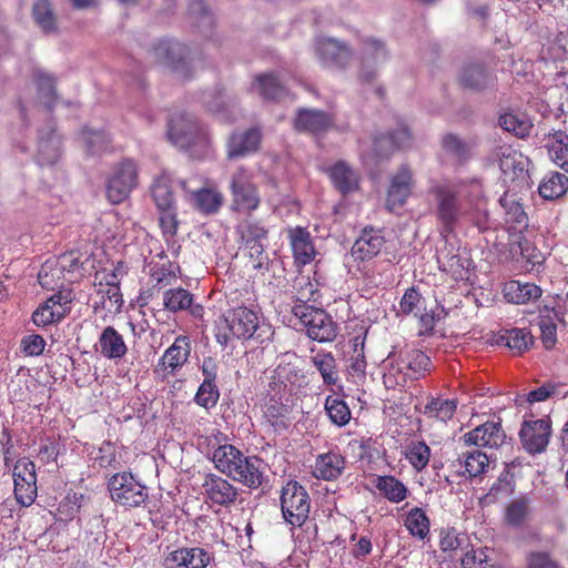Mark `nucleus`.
Segmentation results:
<instances>
[{
    "mask_svg": "<svg viewBox=\"0 0 568 568\" xmlns=\"http://www.w3.org/2000/svg\"><path fill=\"white\" fill-rule=\"evenodd\" d=\"M333 124L334 119L329 113L316 109L300 108L294 119V129L310 134L325 132Z\"/></svg>",
    "mask_w": 568,
    "mask_h": 568,
    "instance_id": "obj_21",
    "label": "nucleus"
},
{
    "mask_svg": "<svg viewBox=\"0 0 568 568\" xmlns=\"http://www.w3.org/2000/svg\"><path fill=\"white\" fill-rule=\"evenodd\" d=\"M61 136L53 126L40 131L38 139L37 162L41 166L54 165L61 158Z\"/></svg>",
    "mask_w": 568,
    "mask_h": 568,
    "instance_id": "obj_24",
    "label": "nucleus"
},
{
    "mask_svg": "<svg viewBox=\"0 0 568 568\" xmlns=\"http://www.w3.org/2000/svg\"><path fill=\"white\" fill-rule=\"evenodd\" d=\"M313 366L320 372L323 383L333 386L338 381L337 364L334 355L329 352H318L311 357Z\"/></svg>",
    "mask_w": 568,
    "mask_h": 568,
    "instance_id": "obj_45",
    "label": "nucleus"
},
{
    "mask_svg": "<svg viewBox=\"0 0 568 568\" xmlns=\"http://www.w3.org/2000/svg\"><path fill=\"white\" fill-rule=\"evenodd\" d=\"M233 206L237 211L251 213L260 205V196L256 186L232 191Z\"/></svg>",
    "mask_w": 568,
    "mask_h": 568,
    "instance_id": "obj_54",
    "label": "nucleus"
},
{
    "mask_svg": "<svg viewBox=\"0 0 568 568\" xmlns=\"http://www.w3.org/2000/svg\"><path fill=\"white\" fill-rule=\"evenodd\" d=\"M387 142V149H381L382 154H390L395 149L406 148L412 142V134L407 125L399 124L397 130L387 134H379L376 139V145Z\"/></svg>",
    "mask_w": 568,
    "mask_h": 568,
    "instance_id": "obj_49",
    "label": "nucleus"
},
{
    "mask_svg": "<svg viewBox=\"0 0 568 568\" xmlns=\"http://www.w3.org/2000/svg\"><path fill=\"white\" fill-rule=\"evenodd\" d=\"M138 165L133 160L120 162L106 184V197L113 203L123 202L138 185Z\"/></svg>",
    "mask_w": 568,
    "mask_h": 568,
    "instance_id": "obj_7",
    "label": "nucleus"
},
{
    "mask_svg": "<svg viewBox=\"0 0 568 568\" xmlns=\"http://www.w3.org/2000/svg\"><path fill=\"white\" fill-rule=\"evenodd\" d=\"M499 161L501 181L510 191H523L530 187V160L510 145L499 146L495 151Z\"/></svg>",
    "mask_w": 568,
    "mask_h": 568,
    "instance_id": "obj_3",
    "label": "nucleus"
},
{
    "mask_svg": "<svg viewBox=\"0 0 568 568\" xmlns=\"http://www.w3.org/2000/svg\"><path fill=\"white\" fill-rule=\"evenodd\" d=\"M568 190V178L560 172L548 173L539 184L538 191L541 197L555 200L564 195Z\"/></svg>",
    "mask_w": 568,
    "mask_h": 568,
    "instance_id": "obj_46",
    "label": "nucleus"
},
{
    "mask_svg": "<svg viewBox=\"0 0 568 568\" xmlns=\"http://www.w3.org/2000/svg\"><path fill=\"white\" fill-rule=\"evenodd\" d=\"M172 174L165 170L153 180L151 185V196L156 210L176 206L172 190Z\"/></svg>",
    "mask_w": 568,
    "mask_h": 568,
    "instance_id": "obj_33",
    "label": "nucleus"
},
{
    "mask_svg": "<svg viewBox=\"0 0 568 568\" xmlns=\"http://www.w3.org/2000/svg\"><path fill=\"white\" fill-rule=\"evenodd\" d=\"M213 556L201 547H183L171 551L163 561L164 568H206Z\"/></svg>",
    "mask_w": 568,
    "mask_h": 568,
    "instance_id": "obj_14",
    "label": "nucleus"
},
{
    "mask_svg": "<svg viewBox=\"0 0 568 568\" xmlns=\"http://www.w3.org/2000/svg\"><path fill=\"white\" fill-rule=\"evenodd\" d=\"M149 53L155 62L165 65L179 78L183 80L192 78L196 52L185 43L160 39L151 45Z\"/></svg>",
    "mask_w": 568,
    "mask_h": 568,
    "instance_id": "obj_1",
    "label": "nucleus"
},
{
    "mask_svg": "<svg viewBox=\"0 0 568 568\" xmlns=\"http://www.w3.org/2000/svg\"><path fill=\"white\" fill-rule=\"evenodd\" d=\"M405 457L416 471H422L429 463L430 448L422 440H413L406 447Z\"/></svg>",
    "mask_w": 568,
    "mask_h": 568,
    "instance_id": "obj_52",
    "label": "nucleus"
},
{
    "mask_svg": "<svg viewBox=\"0 0 568 568\" xmlns=\"http://www.w3.org/2000/svg\"><path fill=\"white\" fill-rule=\"evenodd\" d=\"M236 232L244 244L267 241L268 230L262 221L254 219L251 214L239 223Z\"/></svg>",
    "mask_w": 568,
    "mask_h": 568,
    "instance_id": "obj_41",
    "label": "nucleus"
},
{
    "mask_svg": "<svg viewBox=\"0 0 568 568\" xmlns=\"http://www.w3.org/2000/svg\"><path fill=\"white\" fill-rule=\"evenodd\" d=\"M14 496L22 506H30L37 496L36 465L31 460L19 459L13 467Z\"/></svg>",
    "mask_w": 568,
    "mask_h": 568,
    "instance_id": "obj_11",
    "label": "nucleus"
},
{
    "mask_svg": "<svg viewBox=\"0 0 568 568\" xmlns=\"http://www.w3.org/2000/svg\"><path fill=\"white\" fill-rule=\"evenodd\" d=\"M315 50L318 59L329 68H344L352 57L349 48L333 38L317 39Z\"/></svg>",
    "mask_w": 568,
    "mask_h": 568,
    "instance_id": "obj_20",
    "label": "nucleus"
},
{
    "mask_svg": "<svg viewBox=\"0 0 568 568\" xmlns=\"http://www.w3.org/2000/svg\"><path fill=\"white\" fill-rule=\"evenodd\" d=\"M345 458L337 452H328L317 456L314 476L323 480L337 479L345 469Z\"/></svg>",
    "mask_w": 568,
    "mask_h": 568,
    "instance_id": "obj_30",
    "label": "nucleus"
},
{
    "mask_svg": "<svg viewBox=\"0 0 568 568\" xmlns=\"http://www.w3.org/2000/svg\"><path fill=\"white\" fill-rule=\"evenodd\" d=\"M437 217L440 221L445 232L454 231L462 212L457 194L450 189L440 187L437 190Z\"/></svg>",
    "mask_w": 568,
    "mask_h": 568,
    "instance_id": "obj_19",
    "label": "nucleus"
},
{
    "mask_svg": "<svg viewBox=\"0 0 568 568\" xmlns=\"http://www.w3.org/2000/svg\"><path fill=\"white\" fill-rule=\"evenodd\" d=\"M459 82L464 88L483 91L494 85L495 77L483 64H466L459 74Z\"/></svg>",
    "mask_w": 568,
    "mask_h": 568,
    "instance_id": "obj_29",
    "label": "nucleus"
},
{
    "mask_svg": "<svg viewBox=\"0 0 568 568\" xmlns=\"http://www.w3.org/2000/svg\"><path fill=\"white\" fill-rule=\"evenodd\" d=\"M240 464V468L236 469V476L231 477L234 481L241 483L250 489H257L267 480L265 475L266 464L262 458L255 455H245Z\"/></svg>",
    "mask_w": 568,
    "mask_h": 568,
    "instance_id": "obj_22",
    "label": "nucleus"
},
{
    "mask_svg": "<svg viewBox=\"0 0 568 568\" xmlns=\"http://www.w3.org/2000/svg\"><path fill=\"white\" fill-rule=\"evenodd\" d=\"M430 358L419 349L402 352L397 359V372L409 379H418L430 369Z\"/></svg>",
    "mask_w": 568,
    "mask_h": 568,
    "instance_id": "obj_27",
    "label": "nucleus"
},
{
    "mask_svg": "<svg viewBox=\"0 0 568 568\" xmlns=\"http://www.w3.org/2000/svg\"><path fill=\"white\" fill-rule=\"evenodd\" d=\"M261 141L262 132L257 126L233 132L227 140V159L237 160L255 153L260 149Z\"/></svg>",
    "mask_w": 568,
    "mask_h": 568,
    "instance_id": "obj_15",
    "label": "nucleus"
},
{
    "mask_svg": "<svg viewBox=\"0 0 568 568\" xmlns=\"http://www.w3.org/2000/svg\"><path fill=\"white\" fill-rule=\"evenodd\" d=\"M499 125L503 130L513 133L518 138L529 135L532 128L530 121L524 115L515 113H505L499 116Z\"/></svg>",
    "mask_w": 568,
    "mask_h": 568,
    "instance_id": "obj_55",
    "label": "nucleus"
},
{
    "mask_svg": "<svg viewBox=\"0 0 568 568\" xmlns=\"http://www.w3.org/2000/svg\"><path fill=\"white\" fill-rule=\"evenodd\" d=\"M442 148L447 156L458 164H464L473 155L474 143L457 134L447 133L442 138Z\"/></svg>",
    "mask_w": 568,
    "mask_h": 568,
    "instance_id": "obj_37",
    "label": "nucleus"
},
{
    "mask_svg": "<svg viewBox=\"0 0 568 568\" xmlns=\"http://www.w3.org/2000/svg\"><path fill=\"white\" fill-rule=\"evenodd\" d=\"M384 245L385 237L382 230L365 227L354 242L351 256L358 262L369 261L379 254Z\"/></svg>",
    "mask_w": 568,
    "mask_h": 568,
    "instance_id": "obj_18",
    "label": "nucleus"
},
{
    "mask_svg": "<svg viewBox=\"0 0 568 568\" xmlns=\"http://www.w3.org/2000/svg\"><path fill=\"white\" fill-rule=\"evenodd\" d=\"M290 236L295 258L302 264L310 263L315 255V248L310 233L304 229L296 227L291 231Z\"/></svg>",
    "mask_w": 568,
    "mask_h": 568,
    "instance_id": "obj_42",
    "label": "nucleus"
},
{
    "mask_svg": "<svg viewBox=\"0 0 568 568\" xmlns=\"http://www.w3.org/2000/svg\"><path fill=\"white\" fill-rule=\"evenodd\" d=\"M529 516L530 500L526 496L514 499L505 509V521L514 528L523 527L529 519Z\"/></svg>",
    "mask_w": 568,
    "mask_h": 568,
    "instance_id": "obj_47",
    "label": "nucleus"
},
{
    "mask_svg": "<svg viewBox=\"0 0 568 568\" xmlns=\"http://www.w3.org/2000/svg\"><path fill=\"white\" fill-rule=\"evenodd\" d=\"M108 490L112 501L126 509L140 507L149 499L146 486L129 471L112 475L108 480Z\"/></svg>",
    "mask_w": 568,
    "mask_h": 568,
    "instance_id": "obj_4",
    "label": "nucleus"
},
{
    "mask_svg": "<svg viewBox=\"0 0 568 568\" xmlns=\"http://www.w3.org/2000/svg\"><path fill=\"white\" fill-rule=\"evenodd\" d=\"M538 325L545 348H554L557 343V326L554 320L550 316H540Z\"/></svg>",
    "mask_w": 568,
    "mask_h": 568,
    "instance_id": "obj_63",
    "label": "nucleus"
},
{
    "mask_svg": "<svg viewBox=\"0 0 568 568\" xmlns=\"http://www.w3.org/2000/svg\"><path fill=\"white\" fill-rule=\"evenodd\" d=\"M163 306L171 313L189 312L193 317L203 315V307L194 304L193 294L183 287L166 290L163 293Z\"/></svg>",
    "mask_w": 568,
    "mask_h": 568,
    "instance_id": "obj_25",
    "label": "nucleus"
},
{
    "mask_svg": "<svg viewBox=\"0 0 568 568\" xmlns=\"http://www.w3.org/2000/svg\"><path fill=\"white\" fill-rule=\"evenodd\" d=\"M331 179L339 192L346 194L355 191L358 186L356 172L345 162H337L331 169Z\"/></svg>",
    "mask_w": 568,
    "mask_h": 568,
    "instance_id": "obj_44",
    "label": "nucleus"
},
{
    "mask_svg": "<svg viewBox=\"0 0 568 568\" xmlns=\"http://www.w3.org/2000/svg\"><path fill=\"white\" fill-rule=\"evenodd\" d=\"M189 16L196 28L205 36L213 30L214 20L203 0H192L189 4Z\"/></svg>",
    "mask_w": 568,
    "mask_h": 568,
    "instance_id": "obj_50",
    "label": "nucleus"
},
{
    "mask_svg": "<svg viewBox=\"0 0 568 568\" xmlns=\"http://www.w3.org/2000/svg\"><path fill=\"white\" fill-rule=\"evenodd\" d=\"M280 504L283 518L287 524L301 527L307 520L311 497L298 481L290 480L282 487Z\"/></svg>",
    "mask_w": 568,
    "mask_h": 568,
    "instance_id": "obj_6",
    "label": "nucleus"
},
{
    "mask_svg": "<svg viewBox=\"0 0 568 568\" xmlns=\"http://www.w3.org/2000/svg\"><path fill=\"white\" fill-rule=\"evenodd\" d=\"M244 457L245 455L234 445L224 444L213 450L212 460L217 470L231 478L236 476V469Z\"/></svg>",
    "mask_w": 568,
    "mask_h": 568,
    "instance_id": "obj_28",
    "label": "nucleus"
},
{
    "mask_svg": "<svg viewBox=\"0 0 568 568\" xmlns=\"http://www.w3.org/2000/svg\"><path fill=\"white\" fill-rule=\"evenodd\" d=\"M450 466L458 475L474 478L486 473L489 466V459L485 453L478 448H474L462 452L458 457L452 462Z\"/></svg>",
    "mask_w": 568,
    "mask_h": 568,
    "instance_id": "obj_23",
    "label": "nucleus"
},
{
    "mask_svg": "<svg viewBox=\"0 0 568 568\" xmlns=\"http://www.w3.org/2000/svg\"><path fill=\"white\" fill-rule=\"evenodd\" d=\"M65 316V310H53L49 304H41L32 314V322L37 326H47L61 321Z\"/></svg>",
    "mask_w": 568,
    "mask_h": 568,
    "instance_id": "obj_61",
    "label": "nucleus"
},
{
    "mask_svg": "<svg viewBox=\"0 0 568 568\" xmlns=\"http://www.w3.org/2000/svg\"><path fill=\"white\" fill-rule=\"evenodd\" d=\"M565 385L560 383H546L538 388L530 390L526 395L529 403L544 402L551 397H566L568 390H565Z\"/></svg>",
    "mask_w": 568,
    "mask_h": 568,
    "instance_id": "obj_58",
    "label": "nucleus"
},
{
    "mask_svg": "<svg viewBox=\"0 0 568 568\" xmlns=\"http://www.w3.org/2000/svg\"><path fill=\"white\" fill-rule=\"evenodd\" d=\"M436 258L439 270L443 272L456 274L464 268L460 257L453 252V248H447V246L437 251Z\"/></svg>",
    "mask_w": 568,
    "mask_h": 568,
    "instance_id": "obj_60",
    "label": "nucleus"
},
{
    "mask_svg": "<svg viewBox=\"0 0 568 568\" xmlns=\"http://www.w3.org/2000/svg\"><path fill=\"white\" fill-rule=\"evenodd\" d=\"M220 399V389L216 383L202 382L194 396V402L205 408H213Z\"/></svg>",
    "mask_w": 568,
    "mask_h": 568,
    "instance_id": "obj_59",
    "label": "nucleus"
},
{
    "mask_svg": "<svg viewBox=\"0 0 568 568\" xmlns=\"http://www.w3.org/2000/svg\"><path fill=\"white\" fill-rule=\"evenodd\" d=\"M414 186L413 173L407 165H402L392 178L387 192L386 207L393 212L402 207L410 196Z\"/></svg>",
    "mask_w": 568,
    "mask_h": 568,
    "instance_id": "obj_17",
    "label": "nucleus"
},
{
    "mask_svg": "<svg viewBox=\"0 0 568 568\" xmlns=\"http://www.w3.org/2000/svg\"><path fill=\"white\" fill-rule=\"evenodd\" d=\"M168 134L170 140L181 149H199L202 154L209 150L210 134L193 114L182 113L173 116L169 123Z\"/></svg>",
    "mask_w": 568,
    "mask_h": 568,
    "instance_id": "obj_2",
    "label": "nucleus"
},
{
    "mask_svg": "<svg viewBox=\"0 0 568 568\" xmlns=\"http://www.w3.org/2000/svg\"><path fill=\"white\" fill-rule=\"evenodd\" d=\"M374 486L390 503H400L408 495V488L394 476H377Z\"/></svg>",
    "mask_w": 568,
    "mask_h": 568,
    "instance_id": "obj_43",
    "label": "nucleus"
},
{
    "mask_svg": "<svg viewBox=\"0 0 568 568\" xmlns=\"http://www.w3.org/2000/svg\"><path fill=\"white\" fill-rule=\"evenodd\" d=\"M365 63H379L388 58L387 50L381 41L376 39H367L363 49Z\"/></svg>",
    "mask_w": 568,
    "mask_h": 568,
    "instance_id": "obj_62",
    "label": "nucleus"
},
{
    "mask_svg": "<svg viewBox=\"0 0 568 568\" xmlns=\"http://www.w3.org/2000/svg\"><path fill=\"white\" fill-rule=\"evenodd\" d=\"M551 435V422L548 417L525 420L519 432L520 443L524 449L531 454H540L546 450Z\"/></svg>",
    "mask_w": 568,
    "mask_h": 568,
    "instance_id": "obj_10",
    "label": "nucleus"
},
{
    "mask_svg": "<svg viewBox=\"0 0 568 568\" xmlns=\"http://www.w3.org/2000/svg\"><path fill=\"white\" fill-rule=\"evenodd\" d=\"M202 487L204 496L219 506L229 507L239 497V489L227 479L215 474H207Z\"/></svg>",
    "mask_w": 568,
    "mask_h": 568,
    "instance_id": "obj_16",
    "label": "nucleus"
},
{
    "mask_svg": "<svg viewBox=\"0 0 568 568\" xmlns=\"http://www.w3.org/2000/svg\"><path fill=\"white\" fill-rule=\"evenodd\" d=\"M404 524L408 531L419 539L426 538L429 532V519L426 513L419 507H415L408 511Z\"/></svg>",
    "mask_w": 568,
    "mask_h": 568,
    "instance_id": "obj_53",
    "label": "nucleus"
},
{
    "mask_svg": "<svg viewBox=\"0 0 568 568\" xmlns=\"http://www.w3.org/2000/svg\"><path fill=\"white\" fill-rule=\"evenodd\" d=\"M496 342L516 354H523L532 345L534 337L526 328H510L500 333Z\"/></svg>",
    "mask_w": 568,
    "mask_h": 568,
    "instance_id": "obj_38",
    "label": "nucleus"
},
{
    "mask_svg": "<svg viewBox=\"0 0 568 568\" xmlns=\"http://www.w3.org/2000/svg\"><path fill=\"white\" fill-rule=\"evenodd\" d=\"M282 383H271L268 398L264 405V417L275 430H285L290 427L292 407L288 396L282 392Z\"/></svg>",
    "mask_w": 568,
    "mask_h": 568,
    "instance_id": "obj_8",
    "label": "nucleus"
},
{
    "mask_svg": "<svg viewBox=\"0 0 568 568\" xmlns=\"http://www.w3.org/2000/svg\"><path fill=\"white\" fill-rule=\"evenodd\" d=\"M191 347L190 341L186 336H178L174 343L164 352L160 366L163 369L170 368L171 373H173L176 368L182 367L189 356H190Z\"/></svg>",
    "mask_w": 568,
    "mask_h": 568,
    "instance_id": "obj_36",
    "label": "nucleus"
},
{
    "mask_svg": "<svg viewBox=\"0 0 568 568\" xmlns=\"http://www.w3.org/2000/svg\"><path fill=\"white\" fill-rule=\"evenodd\" d=\"M255 90L264 100H280L286 95V88L273 73H262L255 77Z\"/></svg>",
    "mask_w": 568,
    "mask_h": 568,
    "instance_id": "obj_40",
    "label": "nucleus"
},
{
    "mask_svg": "<svg viewBox=\"0 0 568 568\" xmlns=\"http://www.w3.org/2000/svg\"><path fill=\"white\" fill-rule=\"evenodd\" d=\"M32 80L37 87V95L40 104L51 110L58 99L55 90V78L42 69H34Z\"/></svg>",
    "mask_w": 568,
    "mask_h": 568,
    "instance_id": "obj_35",
    "label": "nucleus"
},
{
    "mask_svg": "<svg viewBox=\"0 0 568 568\" xmlns=\"http://www.w3.org/2000/svg\"><path fill=\"white\" fill-rule=\"evenodd\" d=\"M292 313L305 327L310 338L323 343L337 336V325L324 310L308 304H295Z\"/></svg>",
    "mask_w": 568,
    "mask_h": 568,
    "instance_id": "obj_5",
    "label": "nucleus"
},
{
    "mask_svg": "<svg viewBox=\"0 0 568 568\" xmlns=\"http://www.w3.org/2000/svg\"><path fill=\"white\" fill-rule=\"evenodd\" d=\"M545 148L550 160L568 173V134L560 130L548 133Z\"/></svg>",
    "mask_w": 568,
    "mask_h": 568,
    "instance_id": "obj_34",
    "label": "nucleus"
},
{
    "mask_svg": "<svg viewBox=\"0 0 568 568\" xmlns=\"http://www.w3.org/2000/svg\"><path fill=\"white\" fill-rule=\"evenodd\" d=\"M181 187L192 195V201L194 207L203 214H214L216 213L223 203V195L212 189H200L197 191H191L187 187V182L182 180L180 181Z\"/></svg>",
    "mask_w": 568,
    "mask_h": 568,
    "instance_id": "obj_32",
    "label": "nucleus"
},
{
    "mask_svg": "<svg viewBox=\"0 0 568 568\" xmlns=\"http://www.w3.org/2000/svg\"><path fill=\"white\" fill-rule=\"evenodd\" d=\"M32 18L45 34L54 33L58 30L57 16L50 0H34Z\"/></svg>",
    "mask_w": 568,
    "mask_h": 568,
    "instance_id": "obj_39",
    "label": "nucleus"
},
{
    "mask_svg": "<svg viewBox=\"0 0 568 568\" xmlns=\"http://www.w3.org/2000/svg\"><path fill=\"white\" fill-rule=\"evenodd\" d=\"M504 296L509 303L527 304L540 298L542 290L535 283L509 281L504 286Z\"/></svg>",
    "mask_w": 568,
    "mask_h": 568,
    "instance_id": "obj_31",
    "label": "nucleus"
},
{
    "mask_svg": "<svg viewBox=\"0 0 568 568\" xmlns=\"http://www.w3.org/2000/svg\"><path fill=\"white\" fill-rule=\"evenodd\" d=\"M510 190L505 192L499 200L500 205L505 209L506 222L514 229L524 227L527 225V214L523 205L515 199V194H510Z\"/></svg>",
    "mask_w": 568,
    "mask_h": 568,
    "instance_id": "obj_48",
    "label": "nucleus"
},
{
    "mask_svg": "<svg viewBox=\"0 0 568 568\" xmlns=\"http://www.w3.org/2000/svg\"><path fill=\"white\" fill-rule=\"evenodd\" d=\"M224 321L233 336L243 339L261 338L260 318L246 306H234L224 314Z\"/></svg>",
    "mask_w": 568,
    "mask_h": 568,
    "instance_id": "obj_9",
    "label": "nucleus"
},
{
    "mask_svg": "<svg viewBox=\"0 0 568 568\" xmlns=\"http://www.w3.org/2000/svg\"><path fill=\"white\" fill-rule=\"evenodd\" d=\"M468 209L464 211L466 216L480 232L490 229L487 200L484 196L483 186L478 181H473L465 194Z\"/></svg>",
    "mask_w": 568,
    "mask_h": 568,
    "instance_id": "obj_13",
    "label": "nucleus"
},
{
    "mask_svg": "<svg viewBox=\"0 0 568 568\" xmlns=\"http://www.w3.org/2000/svg\"><path fill=\"white\" fill-rule=\"evenodd\" d=\"M526 568H561L560 565L545 551H531L526 558Z\"/></svg>",
    "mask_w": 568,
    "mask_h": 568,
    "instance_id": "obj_64",
    "label": "nucleus"
},
{
    "mask_svg": "<svg viewBox=\"0 0 568 568\" xmlns=\"http://www.w3.org/2000/svg\"><path fill=\"white\" fill-rule=\"evenodd\" d=\"M97 293L101 296V304L103 308L111 311L114 308L119 311L123 305V298L119 285L103 284L100 282L97 285Z\"/></svg>",
    "mask_w": 568,
    "mask_h": 568,
    "instance_id": "obj_57",
    "label": "nucleus"
},
{
    "mask_svg": "<svg viewBox=\"0 0 568 568\" xmlns=\"http://www.w3.org/2000/svg\"><path fill=\"white\" fill-rule=\"evenodd\" d=\"M325 410L332 423L337 426L346 425L351 419V409L346 403L335 396H327L325 400Z\"/></svg>",
    "mask_w": 568,
    "mask_h": 568,
    "instance_id": "obj_56",
    "label": "nucleus"
},
{
    "mask_svg": "<svg viewBox=\"0 0 568 568\" xmlns=\"http://www.w3.org/2000/svg\"><path fill=\"white\" fill-rule=\"evenodd\" d=\"M95 347L102 357L114 362L122 359L128 353L123 336L113 326L103 328Z\"/></svg>",
    "mask_w": 568,
    "mask_h": 568,
    "instance_id": "obj_26",
    "label": "nucleus"
},
{
    "mask_svg": "<svg viewBox=\"0 0 568 568\" xmlns=\"http://www.w3.org/2000/svg\"><path fill=\"white\" fill-rule=\"evenodd\" d=\"M457 408V404L453 399L430 398L423 410L428 418H435L440 422L449 420Z\"/></svg>",
    "mask_w": 568,
    "mask_h": 568,
    "instance_id": "obj_51",
    "label": "nucleus"
},
{
    "mask_svg": "<svg viewBox=\"0 0 568 568\" xmlns=\"http://www.w3.org/2000/svg\"><path fill=\"white\" fill-rule=\"evenodd\" d=\"M507 436L500 419L486 422L465 433L459 442L465 446L498 448L506 443Z\"/></svg>",
    "mask_w": 568,
    "mask_h": 568,
    "instance_id": "obj_12",
    "label": "nucleus"
}]
</instances>
